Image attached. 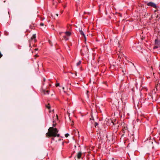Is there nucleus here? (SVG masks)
<instances>
[{
	"label": "nucleus",
	"instance_id": "f257e3e1",
	"mask_svg": "<svg viewBox=\"0 0 160 160\" xmlns=\"http://www.w3.org/2000/svg\"><path fill=\"white\" fill-rule=\"evenodd\" d=\"M56 124H53L52 127H50L48 129V132L46 133L47 137H59L60 135L58 133V130L56 128H54Z\"/></svg>",
	"mask_w": 160,
	"mask_h": 160
},
{
	"label": "nucleus",
	"instance_id": "423d86ee",
	"mask_svg": "<svg viewBox=\"0 0 160 160\" xmlns=\"http://www.w3.org/2000/svg\"><path fill=\"white\" fill-rule=\"evenodd\" d=\"M82 154V152H79L77 154V158L78 159H79L81 158V155Z\"/></svg>",
	"mask_w": 160,
	"mask_h": 160
},
{
	"label": "nucleus",
	"instance_id": "4468645a",
	"mask_svg": "<svg viewBox=\"0 0 160 160\" xmlns=\"http://www.w3.org/2000/svg\"><path fill=\"white\" fill-rule=\"evenodd\" d=\"M60 84L59 83H57L56 84V87L59 86Z\"/></svg>",
	"mask_w": 160,
	"mask_h": 160
},
{
	"label": "nucleus",
	"instance_id": "dca6fc26",
	"mask_svg": "<svg viewBox=\"0 0 160 160\" xmlns=\"http://www.w3.org/2000/svg\"><path fill=\"white\" fill-rule=\"evenodd\" d=\"M52 137V140H55L54 138L55 137Z\"/></svg>",
	"mask_w": 160,
	"mask_h": 160
},
{
	"label": "nucleus",
	"instance_id": "20e7f679",
	"mask_svg": "<svg viewBox=\"0 0 160 160\" xmlns=\"http://www.w3.org/2000/svg\"><path fill=\"white\" fill-rule=\"evenodd\" d=\"M36 34H33L31 38V39L29 40L30 47L31 46V42L32 41H33L34 42L36 41Z\"/></svg>",
	"mask_w": 160,
	"mask_h": 160
},
{
	"label": "nucleus",
	"instance_id": "7ed1b4c3",
	"mask_svg": "<svg viewBox=\"0 0 160 160\" xmlns=\"http://www.w3.org/2000/svg\"><path fill=\"white\" fill-rule=\"evenodd\" d=\"M148 6H151L155 8H157V6L154 3L152 2H149L147 4Z\"/></svg>",
	"mask_w": 160,
	"mask_h": 160
},
{
	"label": "nucleus",
	"instance_id": "f3484780",
	"mask_svg": "<svg viewBox=\"0 0 160 160\" xmlns=\"http://www.w3.org/2000/svg\"><path fill=\"white\" fill-rule=\"evenodd\" d=\"M45 80H46L45 78H43V81H44V82H45Z\"/></svg>",
	"mask_w": 160,
	"mask_h": 160
},
{
	"label": "nucleus",
	"instance_id": "ddd939ff",
	"mask_svg": "<svg viewBox=\"0 0 160 160\" xmlns=\"http://www.w3.org/2000/svg\"><path fill=\"white\" fill-rule=\"evenodd\" d=\"M98 125V122H95V127H96V126Z\"/></svg>",
	"mask_w": 160,
	"mask_h": 160
},
{
	"label": "nucleus",
	"instance_id": "9d476101",
	"mask_svg": "<svg viewBox=\"0 0 160 160\" xmlns=\"http://www.w3.org/2000/svg\"><path fill=\"white\" fill-rule=\"evenodd\" d=\"M156 18L157 20H159V19L160 18V15L159 14L157 15Z\"/></svg>",
	"mask_w": 160,
	"mask_h": 160
},
{
	"label": "nucleus",
	"instance_id": "f8f14e48",
	"mask_svg": "<svg viewBox=\"0 0 160 160\" xmlns=\"http://www.w3.org/2000/svg\"><path fill=\"white\" fill-rule=\"evenodd\" d=\"M69 134L68 133H66L65 134V137L66 138H67L68 137V136H69Z\"/></svg>",
	"mask_w": 160,
	"mask_h": 160
},
{
	"label": "nucleus",
	"instance_id": "412c9836",
	"mask_svg": "<svg viewBox=\"0 0 160 160\" xmlns=\"http://www.w3.org/2000/svg\"><path fill=\"white\" fill-rule=\"evenodd\" d=\"M61 140V139H59V140Z\"/></svg>",
	"mask_w": 160,
	"mask_h": 160
},
{
	"label": "nucleus",
	"instance_id": "2eb2a0df",
	"mask_svg": "<svg viewBox=\"0 0 160 160\" xmlns=\"http://www.w3.org/2000/svg\"><path fill=\"white\" fill-rule=\"evenodd\" d=\"M44 25V24L43 23H40V25L41 26H43Z\"/></svg>",
	"mask_w": 160,
	"mask_h": 160
},
{
	"label": "nucleus",
	"instance_id": "9b49d317",
	"mask_svg": "<svg viewBox=\"0 0 160 160\" xmlns=\"http://www.w3.org/2000/svg\"><path fill=\"white\" fill-rule=\"evenodd\" d=\"M81 63V62L80 61H79L77 63V66H79V65H80Z\"/></svg>",
	"mask_w": 160,
	"mask_h": 160
},
{
	"label": "nucleus",
	"instance_id": "6ab92c4d",
	"mask_svg": "<svg viewBox=\"0 0 160 160\" xmlns=\"http://www.w3.org/2000/svg\"><path fill=\"white\" fill-rule=\"evenodd\" d=\"M62 89H63V90H64V87H63L62 88Z\"/></svg>",
	"mask_w": 160,
	"mask_h": 160
},
{
	"label": "nucleus",
	"instance_id": "1a4fd4ad",
	"mask_svg": "<svg viewBox=\"0 0 160 160\" xmlns=\"http://www.w3.org/2000/svg\"><path fill=\"white\" fill-rule=\"evenodd\" d=\"M65 34L68 36H70L71 35V33L68 31H67L65 32Z\"/></svg>",
	"mask_w": 160,
	"mask_h": 160
},
{
	"label": "nucleus",
	"instance_id": "f03ea898",
	"mask_svg": "<svg viewBox=\"0 0 160 160\" xmlns=\"http://www.w3.org/2000/svg\"><path fill=\"white\" fill-rule=\"evenodd\" d=\"M155 46L153 47V49H155L160 47V40L158 39H156L155 40Z\"/></svg>",
	"mask_w": 160,
	"mask_h": 160
},
{
	"label": "nucleus",
	"instance_id": "aec40b11",
	"mask_svg": "<svg viewBox=\"0 0 160 160\" xmlns=\"http://www.w3.org/2000/svg\"><path fill=\"white\" fill-rule=\"evenodd\" d=\"M42 84H43V85H44V83H42Z\"/></svg>",
	"mask_w": 160,
	"mask_h": 160
},
{
	"label": "nucleus",
	"instance_id": "0eeeda50",
	"mask_svg": "<svg viewBox=\"0 0 160 160\" xmlns=\"http://www.w3.org/2000/svg\"><path fill=\"white\" fill-rule=\"evenodd\" d=\"M42 92L44 94H49V91L46 90L45 89H42Z\"/></svg>",
	"mask_w": 160,
	"mask_h": 160
},
{
	"label": "nucleus",
	"instance_id": "a211bd4d",
	"mask_svg": "<svg viewBox=\"0 0 160 160\" xmlns=\"http://www.w3.org/2000/svg\"><path fill=\"white\" fill-rule=\"evenodd\" d=\"M58 14H56V15L58 16Z\"/></svg>",
	"mask_w": 160,
	"mask_h": 160
},
{
	"label": "nucleus",
	"instance_id": "39448f33",
	"mask_svg": "<svg viewBox=\"0 0 160 160\" xmlns=\"http://www.w3.org/2000/svg\"><path fill=\"white\" fill-rule=\"evenodd\" d=\"M79 31L80 33V34L81 35H82L83 36V37H84V39H85V41H86V38L85 35L84 34L83 32V31H82V30H81L80 28H79Z\"/></svg>",
	"mask_w": 160,
	"mask_h": 160
},
{
	"label": "nucleus",
	"instance_id": "6e6552de",
	"mask_svg": "<svg viewBox=\"0 0 160 160\" xmlns=\"http://www.w3.org/2000/svg\"><path fill=\"white\" fill-rule=\"evenodd\" d=\"M46 107L48 109H50L51 108L50 105L49 104H48V105H45Z\"/></svg>",
	"mask_w": 160,
	"mask_h": 160
}]
</instances>
